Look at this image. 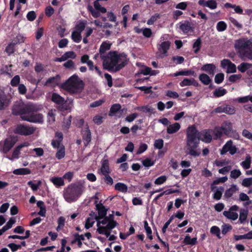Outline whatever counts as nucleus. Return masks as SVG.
Wrapping results in <instances>:
<instances>
[{"mask_svg": "<svg viewBox=\"0 0 252 252\" xmlns=\"http://www.w3.org/2000/svg\"><path fill=\"white\" fill-rule=\"evenodd\" d=\"M111 44L109 42H103L99 48L100 57L103 61V65L105 69L117 72L127 64L128 59L125 54H118L115 51H111L105 54L106 51L109 50Z\"/></svg>", "mask_w": 252, "mask_h": 252, "instance_id": "nucleus-1", "label": "nucleus"}, {"mask_svg": "<svg viewBox=\"0 0 252 252\" xmlns=\"http://www.w3.org/2000/svg\"><path fill=\"white\" fill-rule=\"evenodd\" d=\"M38 110V108L35 104L28 103L21 109L20 112L16 111L15 108H14L12 112L14 115L20 114L23 120L33 123H43L44 121L43 115L41 114L33 113Z\"/></svg>", "mask_w": 252, "mask_h": 252, "instance_id": "nucleus-2", "label": "nucleus"}, {"mask_svg": "<svg viewBox=\"0 0 252 252\" xmlns=\"http://www.w3.org/2000/svg\"><path fill=\"white\" fill-rule=\"evenodd\" d=\"M197 133L193 128H188L187 129V154L193 157H198L200 151L198 149L199 142L196 138Z\"/></svg>", "mask_w": 252, "mask_h": 252, "instance_id": "nucleus-3", "label": "nucleus"}, {"mask_svg": "<svg viewBox=\"0 0 252 252\" xmlns=\"http://www.w3.org/2000/svg\"><path fill=\"white\" fill-rule=\"evenodd\" d=\"M96 221L97 227L96 232L100 234L105 235L106 237L110 235L111 230L118 224V223L114 220L113 215H110L104 218H97Z\"/></svg>", "mask_w": 252, "mask_h": 252, "instance_id": "nucleus-4", "label": "nucleus"}, {"mask_svg": "<svg viewBox=\"0 0 252 252\" xmlns=\"http://www.w3.org/2000/svg\"><path fill=\"white\" fill-rule=\"evenodd\" d=\"M84 190V187L80 184H71L64 188L63 196L68 203L76 201Z\"/></svg>", "mask_w": 252, "mask_h": 252, "instance_id": "nucleus-5", "label": "nucleus"}, {"mask_svg": "<svg viewBox=\"0 0 252 252\" xmlns=\"http://www.w3.org/2000/svg\"><path fill=\"white\" fill-rule=\"evenodd\" d=\"M83 87V81L75 75L70 77L63 85V88L70 93H79L82 91Z\"/></svg>", "mask_w": 252, "mask_h": 252, "instance_id": "nucleus-6", "label": "nucleus"}, {"mask_svg": "<svg viewBox=\"0 0 252 252\" xmlns=\"http://www.w3.org/2000/svg\"><path fill=\"white\" fill-rule=\"evenodd\" d=\"M235 48L238 52L250 60H252V41L247 39H239L236 41Z\"/></svg>", "mask_w": 252, "mask_h": 252, "instance_id": "nucleus-7", "label": "nucleus"}, {"mask_svg": "<svg viewBox=\"0 0 252 252\" xmlns=\"http://www.w3.org/2000/svg\"><path fill=\"white\" fill-rule=\"evenodd\" d=\"M168 35L164 34L160 38L159 43L158 44V56L160 58H163L167 56V51L170 46V42L167 40Z\"/></svg>", "mask_w": 252, "mask_h": 252, "instance_id": "nucleus-8", "label": "nucleus"}, {"mask_svg": "<svg viewBox=\"0 0 252 252\" xmlns=\"http://www.w3.org/2000/svg\"><path fill=\"white\" fill-rule=\"evenodd\" d=\"M188 128H193L197 132V136L196 138L198 139V141L199 142V140H201L202 141L207 143L211 142L212 139L211 135L212 131L211 130L205 129L199 132L193 126H189Z\"/></svg>", "mask_w": 252, "mask_h": 252, "instance_id": "nucleus-9", "label": "nucleus"}, {"mask_svg": "<svg viewBox=\"0 0 252 252\" xmlns=\"http://www.w3.org/2000/svg\"><path fill=\"white\" fill-rule=\"evenodd\" d=\"M223 134L235 139L239 138L238 133L233 129L232 124L230 122H224L221 126Z\"/></svg>", "mask_w": 252, "mask_h": 252, "instance_id": "nucleus-10", "label": "nucleus"}, {"mask_svg": "<svg viewBox=\"0 0 252 252\" xmlns=\"http://www.w3.org/2000/svg\"><path fill=\"white\" fill-rule=\"evenodd\" d=\"M227 152H229L231 155H234L238 153V149L233 144L231 140L227 141L220 150L221 155H224Z\"/></svg>", "mask_w": 252, "mask_h": 252, "instance_id": "nucleus-11", "label": "nucleus"}, {"mask_svg": "<svg viewBox=\"0 0 252 252\" xmlns=\"http://www.w3.org/2000/svg\"><path fill=\"white\" fill-rule=\"evenodd\" d=\"M16 142L14 137H9L3 142H0V150L4 154L8 153Z\"/></svg>", "mask_w": 252, "mask_h": 252, "instance_id": "nucleus-12", "label": "nucleus"}, {"mask_svg": "<svg viewBox=\"0 0 252 252\" xmlns=\"http://www.w3.org/2000/svg\"><path fill=\"white\" fill-rule=\"evenodd\" d=\"M35 128L32 126L19 125L15 129V132L22 135H31L35 131Z\"/></svg>", "mask_w": 252, "mask_h": 252, "instance_id": "nucleus-13", "label": "nucleus"}, {"mask_svg": "<svg viewBox=\"0 0 252 252\" xmlns=\"http://www.w3.org/2000/svg\"><path fill=\"white\" fill-rule=\"evenodd\" d=\"M211 189L214 192L213 198L215 200H220L222 196L224 188L222 187H218L214 185H211Z\"/></svg>", "mask_w": 252, "mask_h": 252, "instance_id": "nucleus-14", "label": "nucleus"}, {"mask_svg": "<svg viewBox=\"0 0 252 252\" xmlns=\"http://www.w3.org/2000/svg\"><path fill=\"white\" fill-rule=\"evenodd\" d=\"M180 29L184 33H188L191 32L193 30V28L191 26V24L188 21H185L184 22H181L179 24Z\"/></svg>", "mask_w": 252, "mask_h": 252, "instance_id": "nucleus-15", "label": "nucleus"}, {"mask_svg": "<svg viewBox=\"0 0 252 252\" xmlns=\"http://www.w3.org/2000/svg\"><path fill=\"white\" fill-rule=\"evenodd\" d=\"M198 4L204 7H207L211 9H215L217 7V3L214 0H209L206 1L205 0H200Z\"/></svg>", "mask_w": 252, "mask_h": 252, "instance_id": "nucleus-16", "label": "nucleus"}, {"mask_svg": "<svg viewBox=\"0 0 252 252\" xmlns=\"http://www.w3.org/2000/svg\"><path fill=\"white\" fill-rule=\"evenodd\" d=\"M238 191L239 188L237 185L234 184L231 185L230 188L225 190L224 194V197L229 198Z\"/></svg>", "mask_w": 252, "mask_h": 252, "instance_id": "nucleus-17", "label": "nucleus"}, {"mask_svg": "<svg viewBox=\"0 0 252 252\" xmlns=\"http://www.w3.org/2000/svg\"><path fill=\"white\" fill-rule=\"evenodd\" d=\"M216 66L212 63H208L203 65L201 68L202 71L207 72L209 75L213 76L216 71Z\"/></svg>", "mask_w": 252, "mask_h": 252, "instance_id": "nucleus-18", "label": "nucleus"}, {"mask_svg": "<svg viewBox=\"0 0 252 252\" xmlns=\"http://www.w3.org/2000/svg\"><path fill=\"white\" fill-rule=\"evenodd\" d=\"M96 208L98 210V216L95 217V219L97 220V218H104L106 215L107 210L102 204H97Z\"/></svg>", "mask_w": 252, "mask_h": 252, "instance_id": "nucleus-19", "label": "nucleus"}, {"mask_svg": "<svg viewBox=\"0 0 252 252\" xmlns=\"http://www.w3.org/2000/svg\"><path fill=\"white\" fill-rule=\"evenodd\" d=\"M180 85L181 87L190 85H193L194 86L197 87L199 86V84L194 78H185L180 83Z\"/></svg>", "mask_w": 252, "mask_h": 252, "instance_id": "nucleus-20", "label": "nucleus"}, {"mask_svg": "<svg viewBox=\"0 0 252 252\" xmlns=\"http://www.w3.org/2000/svg\"><path fill=\"white\" fill-rule=\"evenodd\" d=\"M181 126L178 123H175L173 124L167 126V133L168 134H173L177 132L180 128Z\"/></svg>", "mask_w": 252, "mask_h": 252, "instance_id": "nucleus-21", "label": "nucleus"}, {"mask_svg": "<svg viewBox=\"0 0 252 252\" xmlns=\"http://www.w3.org/2000/svg\"><path fill=\"white\" fill-rule=\"evenodd\" d=\"M50 181L57 187L64 185L63 179L62 177H53L50 179Z\"/></svg>", "mask_w": 252, "mask_h": 252, "instance_id": "nucleus-22", "label": "nucleus"}, {"mask_svg": "<svg viewBox=\"0 0 252 252\" xmlns=\"http://www.w3.org/2000/svg\"><path fill=\"white\" fill-rule=\"evenodd\" d=\"M9 103V100L7 98L6 95L3 93L0 94V109L6 108Z\"/></svg>", "mask_w": 252, "mask_h": 252, "instance_id": "nucleus-23", "label": "nucleus"}, {"mask_svg": "<svg viewBox=\"0 0 252 252\" xmlns=\"http://www.w3.org/2000/svg\"><path fill=\"white\" fill-rule=\"evenodd\" d=\"M223 215L227 219L235 220L238 219V215L236 212H232L230 210L228 211H224L223 212Z\"/></svg>", "mask_w": 252, "mask_h": 252, "instance_id": "nucleus-24", "label": "nucleus"}, {"mask_svg": "<svg viewBox=\"0 0 252 252\" xmlns=\"http://www.w3.org/2000/svg\"><path fill=\"white\" fill-rule=\"evenodd\" d=\"M100 170L103 175L109 174L110 169L109 167L108 162L107 160H104L103 161Z\"/></svg>", "mask_w": 252, "mask_h": 252, "instance_id": "nucleus-25", "label": "nucleus"}, {"mask_svg": "<svg viewBox=\"0 0 252 252\" xmlns=\"http://www.w3.org/2000/svg\"><path fill=\"white\" fill-rule=\"evenodd\" d=\"M52 100L59 105H62L64 102V98L56 93L52 94Z\"/></svg>", "mask_w": 252, "mask_h": 252, "instance_id": "nucleus-26", "label": "nucleus"}, {"mask_svg": "<svg viewBox=\"0 0 252 252\" xmlns=\"http://www.w3.org/2000/svg\"><path fill=\"white\" fill-rule=\"evenodd\" d=\"M59 76L57 75L55 77L49 78L45 83V86H55L58 84Z\"/></svg>", "mask_w": 252, "mask_h": 252, "instance_id": "nucleus-27", "label": "nucleus"}, {"mask_svg": "<svg viewBox=\"0 0 252 252\" xmlns=\"http://www.w3.org/2000/svg\"><path fill=\"white\" fill-rule=\"evenodd\" d=\"M31 173V170L27 168H21L15 169L13 173L15 175H28Z\"/></svg>", "mask_w": 252, "mask_h": 252, "instance_id": "nucleus-28", "label": "nucleus"}, {"mask_svg": "<svg viewBox=\"0 0 252 252\" xmlns=\"http://www.w3.org/2000/svg\"><path fill=\"white\" fill-rule=\"evenodd\" d=\"M121 106L119 104H115L110 108L109 116H113L116 115L121 110Z\"/></svg>", "mask_w": 252, "mask_h": 252, "instance_id": "nucleus-29", "label": "nucleus"}, {"mask_svg": "<svg viewBox=\"0 0 252 252\" xmlns=\"http://www.w3.org/2000/svg\"><path fill=\"white\" fill-rule=\"evenodd\" d=\"M41 184V181L40 180L35 181L34 183L31 181L28 182V185L31 188L33 191H36Z\"/></svg>", "mask_w": 252, "mask_h": 252, "instance_id": "nucleus-30", "label": "nucleus"}, {"mask_svg": "<svg viewBox=\"0 0 252 252\" xmlns=\"http://www.w3.org/2000/svg\"><path fill=\"white\" fill-rule=\"evenodd\" d=\"M248 215V211L246 209H241L240 211L239 221L240 223H243L246 221Z\"/></svg>", "mask_w": 252, "mask_h": 252, "instance_id": "nucleus-31", "label": "nucleus"}, {"mask_svg": "<svg viewBox=\"0 0 252 252\" xmlns=\"http://www.w3.org/2000/svg\"><path fill=\"white\" fill-rule=\"evenodd\" d=\"M199 80L205 85H209L211 81L209 76L204 73L200 74L199 77Z\"/></svg>", "mask_w": 252, "mask_h": 252, "instance_id": "nucleus-32", "label": "nucleus"}, {"mask_svg": "<svg viewBox=\"0 0 252 252\" xmlns=\"http://www.w3.org/2000/svg\"><path fill=\"white\" fill-rule=\"evenodd\" d=\"M252 67V64L247 63H242L237 67L238 69L241 72H244L247 69Z\"/></svg>", "mask_w": 252, "mask_h": 252, "instance_id": "nucleus-33", "label": "nucleus"}, {"mask_svg": "<svg viewBox=\"0 0 252 252\" xmlns=\"http://www.w3.org/2000/svg\"><path fill=\"white\" fill-rule=\"evenodd\" d=\"M115 189L122 192H126L128 189L126 184L122 183H118L115 186Z\"/></svg>", "mask_w": 252, "mask_h": 252, "instance_id": "nucleus-34", "label": "nucleus"}, {"mask_svg": "<svg viewBox=\"0 0 252 252\" xmlns=\"http://www.w3.org/2000/svg\"><path fill=\"white\" fill-rule=\"evenodd\" d=\"M183 242L186 245H194L197 243V238L191 239L190 237L188 235L184 238Z\"/></svg>", "mask_w": 252, "mask_h": 252, "instance_id": "nucleus-35", "label": "nucleus"}, {"mask_svg": "<svg viewBox=\"0 0 252 252\" xmlns=\"http://www.w3.org/2000/svg\"><path fill=\"white\" fill-rule=\"evenodd\" d=\"M241 165L245 169H249L251 164V157L250 155H247L245 160L241 163Z\"/></svg>", "mask_w": 252, "mask_h": 252, "instance_id": "nucleus-36", "label": "nucleus"}, {"mask_svg": "<svg viewBox=\"0 0 252 252\" xmlns=\"http://www.w3.org/2000/svg\"><path fill=\"white\" fill-rule=\"evenodd\" d=\"M71 38L76 43L80 42L82 39L81 33L76 31H73L71 34Z\"/></svg>", "mask_w": 252, "mask_h": 252, "instance_id": "nucleus-37", "label": "nucleus"}, {"mask_svg": "<svg viewBox=\"0 0 252 252\" xmlns=\"http://www.w3.org/2000/svg\"><path fill=\"white\" fill-rule=\"evenodd\" d=\"M201 39L200 37H198L194 42L192 48L193 49L194 52L195 53H198L201 48Z\"/></svg>", "mask_w": 252, "mask_h": 252, "instance_id": "nucleus-38", "label": "nucleus"}, {"mask_svg": "<svg viewBox=\"0 0 252 252\" xmlns=\"http://www.w3.org/2000/svg\"><path fill=\"white\" fill-rule=\"evenodd\" d=\"M65 148L64 146H61L59 149H58V151L56 154V157L58 159H61L63 158L65 156Z\"/></svg>", "mask_w": 252, "mask_h": 252, "instance_id": "nucleus-39", "label": "nucleus"}, {"mask_svg": "<svg viewBox=\"0 0 252 252\" xmlns=\"http://www.w3.org/2000/svg\"><path fill=\"white\" fill-rule=\"evenodd\" d=\"M226 93V90L222 88L217 89L214 92V95L216 97H220L223 96Z\"/></svg>", "mask_w": 252, "mask_h": 252, "instance_id": "nucleus-40", "label": "nucleus"}, {"mask_svg": "<svg viewBox=\"0 0 252 252\" xmlns=\"http://www.w3.org/2000/svg\"><path fill=\"white\" fill-rule=\"evenodd\" d=\"M236 112L235 108L234 106L231 105L224 106V113L228 115H233Z\"/></svg>", "mask_w": 252, "mask_h": 252, "instance_id": "nucleus-41", "label": "nucleus"}, {"mask_svg": "<svg viewBox=\"0 0 252 252\" xmlns=\"http://www.w3.org/2000/svg\"><path fill=\"white\" fill-rule=\"evenodd\" d=\"M227 28L226 24L223 21L219 22L216 26L217 30L218 32L224 31Z\"/></svg>", "mask_w": 252, "mask_h": 252, "instance_id": "nucleus-42", "label": "nucleus"}, {"mask_svg": "<svg viewBox=\"0 0 252 252\" xmlns=\"http://www.w3.org/2000/svg\"><path fill=\"white\" fill-rule=\"evenodd\" d=\"M210 232L212 234L216 235L219 239L221 238L220 229L218 226H213L210 229Z\"/></svg>", "mask_w": 252, "mask_h": 252, "instance_id": "nucleus-43", "label": "nucleus"}, {"mask_svg": "<svg viewBox=\"0 0 252 252\" xmlns=\"http://www.w3.org/2000/svg\"><path fill=\"white\" fill-rule=\"evenodd\" d=\"M94 5L95 9L99 11L100 12L102 13H105L106 12V9L105 7L101 6L99 2L97 1H95L94 2Z\"/></svg>", "mask_w": 252, "mask_h": 252, "instance_id": "nucleus-44", "label": "nucleus"}, {"mask_svg": "<svg viewBox=\"0 0 252 252\" xmlns=\"http://www.w3.org/2000/svg\"><path fill=\"white\" fill-rule=\"evenodd\" d=\"M15 45H14L12 42L10 43L5 48V52L7 53V54L10 56L12 54H13L15 51Z\"/></svg>", "mask_w": 252, "mask_h": 252, "instance_id": "nucleus-45", "label": "nucleus"}, {"mask_svg": "<svg viewBox=\"0 0 252 252\" xmlns=\"http://www.w3.org/2000/svg\"><path fill=\"white\" fill-rule=\"evenodd\" d=\"M83 139L85 141V144L87 145L91 141V134L89 130L85 131V133L83 135Z\"/></svg>", "mask_w": 252, "mask_h": 252, "instance_id": "nucleus-46", "label": "nucleus"}, {"mask_svg": "<svg viewBox=\"0 0 252 252\" xmlns=\"http://www.w3.org/2000/svg\"><path fill=\"white\" fill-rule=\"evenodd\" d=\"M239 199L242 201H247L248 202L246 203L247 205H249L252 203V200H250L248 195L243 192L239 194Z\"/></svg>", "mask_w": 252, "mask_h": 252, "instance_id": "nucleus-47", "label": "nucleus"}, {"mask_svg": "<svg viewBox=\"0 0 252 252\" xmlns=\"http://www.w3.org/2000/svg\"><path fill=\"white\" fill-rule=\"evenodd\" d=\"M144 228L146 231L148 237L150 240H152L153 239V237L152 235V230L151 229V227L149 226L148 223L146 220L144 221Z\"/></svg>", "mask_w": 252, "mask_h": 252, "instance_id": "nucleus-48", "label": "nucleus"}, {"mask_svg": "<svg viewBox=\"0 0 252 252\" xmlns=\"http://www.w3.org/2000/svg\"><path fill=\"white\" fill-rule=\"evenodd\" d=\"M94 219L93 218H88L86 220L85 227L86 229H88L92 227L94 223Z\"/></svg>", "mask_w": 252, "mask_h": 252, "instance_id": "nucleus-49", "label": "nucleus"}, {"mask_svg": "<svg viewBox=\"0 0 252 252\" xmlns=\"http://www.w3.org/2000/svg\"><path fill=\"white\" fill-rule=\"evenodd\" d=\"M24 41V37L21 35L18 34L13 39L11 42L16 45V44L23 43Z\"/></svg>", "mask_w": 252, "mask_h": 252, "instance_id": "nucleus-50", "label": "nucleus"}, {"mask_svg": "<svg viewBox=\"0 0 252 252\" xmlns=\"http://www.w3.org/2000/svg\"><path fill=\"white\" fill-rule=\"evenodd\" d=\"M242 185L246 188L252 186V178H246L244 179L242 182Z\"/></svg>", "mask_w": 252, "mask_h": 252, "instance_id": "nucleus-51", "label": "nucleus"}, {"mask_svg": "<svg viewBox=\"0 0 252 252\" xmlns=\"http://www.w3.org/2000/svg\"><path fill=\"white\" fill-rule=\"evenodd\" d=\"M164 141L162 139H158L155 140L154 147L158 149H161L163 147Z\"/></svg>", "mask_w": 252, "mask_h": 252, "instance_id": "nucleus-52", "label": "nucleus"}, {"mask_svg": "<svg viewBox=\"0 0 252 252\" xmlns=\"http://www.w3.org/2000/svg\"><path fill=\"white\" fill-rule=\"evenodd\" d=\"M241 175V172L239 169H234L230 172V177L236 179Z\"/></svg>", "mask_w": 252, "mask_h": 252, "instance_id": "nucleus-53", "label": "nucleus"}, {"mask_svg": "<svg viewBox=\"0 0 252 252\" xmlns=\"http://www.w3.org/2000/svg\"><path fill=\"white\" fill-rule=\"evenodd\" d=\"M224 79V74L222 73H218L216 75L215 77V82L216 83L219 84L221 83Z\"/></svg>", "mask_w": 252, "mask_h": 252, "instance_id": "nucleus-54", "label": "nucleus"}, {"mask_svg": "<svg viewBox=\"0 0 252 252\" xmlns=\"http://www.w3.org/2000/svg\"><path fill=\"white\" fill-rule=\"evenodd\" d=\"M167 180V177L166 176H161L158 178L155 181V184L156 185H161L164 183Z\"/></svg>", "mask_w": 252, "mask_h": 252, "instance_id": "nucleus-55", "label": "nucleus"}, {"mask_svg": "<svg viewBox=\"0 0 252 252\" xmlns=\"http://www.w3.org/2000/svg\"><path fill=\"white\" fill-rule=\"evenodd\" d=\"M228 178L226 176L219 178L218 179L214 180L211 185L215 186L218 185L220 183H223L227 180Z\"/></svg>", "mask_w": 252, "mask_h": 252, "instance_id": "nucleus-56", "label": "nucleus"}, {"mask_svg": "<svg viewBox=\"0 0 252 252\" xmlns=\"http://www.w3.org/2000/svg\"><path fill=\"white\" fill-rule=\"evenodd\" d=\"M214 134L216 138L220 137L223 134V131L222 130L221 126L220 127L216 128L214 130Z\"/></svg>", "mask_w": 252, "mask_h": 252, "instance_id": "nucleus-57", "label": "nucleus"}, {"mask_svg": "<svg viewBox=\"0 0 252 252\" xmlns=\"http://www.w3.org/2000/svg\"><path fill=\"white\" fill-rule=\"evenodd\" d=\"M87 64L89 67V69L91 70H93L94 69L99 75H101L100 71L97 66H94V63L92 61L90 60V61H88Z\"/></svg>", "mask_w": 252, "mask_h": 252, "instance_id": "nucleus-58", "label": "nucleus"}, {"mask_svg": "<svg viewBox=\"0 0 252 252\" xmlns=\"http://www.w3.org/2000/svg\"><path fill=\"white\" fill-rule=\"evenodd\" d=\"M236 72V66L235 64L230 62L227 68V73H231Z\"/></svg>", "mask_w": 252, "mask_h": 252, "instance_id": "nucleus-59", "label": "nucleus"}, {"mask_svg": "<svg viewBox=\"0 0 252 252\" xmlns=\"http://www.w3.org/2000/svg\"><path fill=\"white\" fill-rule=\"evenodd\" d=\"M51 144L54 148L59 149L61 146H64L62 144V141L56 139L52 140Z\"/></svg>", "mask_w": 252, "mask_h": 252, "instance_id": "nucleus-60", "label": "nucleus"}, {"mask_svg": "<svg viewBox=\"0 0 252 252\" xmlns=\"http://www.w3.org/2000/svg\"><path fill=\"white\" fill-rule=\"evenodd\" d=\"M140 31H142L143 35L146 37L149 38L152 35V31L149 28L141 29Z\"/></svg>", "mask_w": 252, "mask_h": 252, "instance_id": "nucleus-61", "label": "nucleus"}, {"mask_svg": "<svg viewBox=\"0 0 252 252\" xmlns=\"http://www.w3.org/2000/svg\"><path fill=\"white\" fill-rule=\"evenodd\" d=\"M242 76L241 74H234L229 76V81L231 82L234 83L241 79Z\"/></svg>", "mask_w": 252, "mask_h": 252, "instance_id": "nucleus-62", "label": "nucleus"}, {"mask_svg": "<svg viewBox=\"0 0 252 252\" xmlns=\"http://www.w3.org/2000/svg\"><path fill=\"white\" fill-rule=\"evenodd\" d=\"M54 111L51 110L48 113V121L50 123H53L55 121Z\"/></svg>", "mask_w": 252, "mask_h": 252, "instance_id": "nucleus-63", "label": "nucleus"}, {"mask_svg": "<svg viewBox=\"0 0 252 252\" xmlns=\"http://www.w3.org/2000/svg\"><path fill=\"white\" fill-rule=\"evenodd\" d=\"M44 65L40 63H36L34 70L37 73L42 72L44 70Z\"/></svg>", "mask_w": 252, "mask_h": 252, "instance_id": "nucleus-64", "label": "nucleus"}]
</instances>
